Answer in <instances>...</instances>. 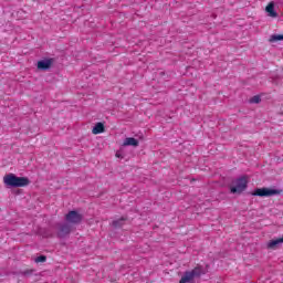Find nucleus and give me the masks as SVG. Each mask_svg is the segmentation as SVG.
<instances>
[{
    "instance_id": "obj_2",
    "label": "nucleus",
    "mask_w": 283,
    "mask_h": 283,
    "mask_svg": "<svg viewBox=\"0 0 283 283\" xmlns=\"http://www.w3.org/2000/svg\"><path fill=\"white\" fill-rule=\"evenodd\" d=\"M232 185L233 186L230 187V191L232 193H242L247 190V187H249V179L247 178V176H242L237 180L232 181Z\"/></svg>"
},
{
    "instance_id": "obj_13",
    "label": "nucleus",
    "mask_w": 283,
    "mask_h": 283,
    "mask_svg": "<svg viewBox=\"0 0 283 283\" xmlns=\"http://www.w3.org/2000/svg\"><path fill=\"white\" fill-rule=\"evenodd\" d=\"M36 270L34 269H29L24 271H20L19 275H22L23 277H30Z\"/></svg>"
},
{
    "instance_id": "obj_11",
    "label": "nucleus",
    "mask_w": 283,
    "mask_h": 283,
    "mask_svg": "<svg viewBox=\"0 0 283 283\" xmlns=\"http://www.w3.org/2000/svg\"><path fill=\"white\" fill-rule=\"evenodd\" d=\"M192 274V277H200L201 275H205V269H202L201 265L196 266L193 270L190 271Z\"/></svg>"
},
{
    "instance_id": "obj_3",
    "label": "nucleus",
    "mask_w": 283,
    "mask_h": 283,
    "mask_svg": "<svg viewBox=\"0 0 283 283\" xmlns=\"http://www.w3.org/2000/svg\"><path fill=\"white\" fill-rule=\"evenodd\" d=\"M56 229V238L60 240H65V238H69L70 233H72V224L66 222H57L55 223Z\"/></svg>"
},
{
    "instance_id": "obj_4",
    "label": "nucleus",
    "mask_w": 283,
    "mask_h": 283,
    "mask_svg": "<svg viewBox=\"0 0 283 283\" xmlns=\"http://www.w3.org/2000/svg\"><path fill=\"white\" fill-rule=\"evenodd\" d=\"M282 190L275 188H255L252 196H258L259 198H271L272 196H280Z\"/></svg>"
},
{
    "instance_id": "obj_7",
    "label": "nucleus",
    "mask_w": 283,
    "mask_h": 283,
    "mask_svg": "<svg viewBox=\"0 0 283 283\" xmlns=\"http://www.w3.org/2000/svg\"><path fill=\"white\" fill-rule=\"evenodd\" d=\"M265 12H268V14L272 17V19H275L277 17V12L275 11V2H270L265 7Z\"/></svg>"
},
{
    "instance_id": "obj_15",
    "label": "nucleus",
    "mask_w": 283,
    "mask_h": 283,
    "mask_svg": "<svg viewBox=\"0 0 283 283\" xmlns=\"http://www.w3.org/2000/svg\"><path fill=\"white\" fill-rule=\"evenodd\" d=\"M250 103L258 105L259 103H262V97H260V95H254V96L250 99Z\"/></svg>"
},
{
    "instance_id": "obj_16",
    "label": "nucleus",
    "mask_w": 283,
    "mask_h": 283,
    "mask_svg": "<svg viewBox=\"0 0 283 283\" xmlns=\"http://www.w3.org/2000/svg\"><path fill=\"white\" fill-rule=\"evenodd\" d=\"M46 261H48V256H45V255H40V256L35 258V260H34V262L36 264H39V262H46Z\"/></svg>"
},
{
    "instance_id": "obj_10",
    "label": "nucleus",
    "mask_w": 283,
    "mask_h": 283,
    "mask_svg": "<svg viewBox=\"0 0 283 283\" xmlns=\"http://www.w3.org/2000/svg\"><path fill=\"white\" fill-rule=\"evenodd\" d=\"M128 218L127 217H122L117 220H114L112 222V227H114V229H120V227H123L125 224V222H127Z\"/></svg>"
},
{
    "instance_id": "obj_6",
    "label": "nucleus",
    "mask_w": 283,
    "mask_h": 283,
    "mask_svg": "<svg viewBox=\"0 0 283 283\" xmlns=\"http://www.w3.org/2000/svg\"><path fill=\"white\" fill-rule=\"evenodd\" d=\"M54 59L52 57L41 60L38 62V70H42V72H45L50 70V67H52Z\"/></svg>"
},
{
    "instance_id": "obj_19",
    "label": "nucleus",
    "mask_w": 283,
    "mask_h": 283,
    "mask_svg": "<svg viewBox=\"0 0 283 283\" xmlns=\"http://www.w3.org/2000/svg\"><path fill=\"white\" fill-rule=\"evenodd\" d=\"M46 238H52V234H50V235H49V234H46Z\"/></svg>"
},
{
    "instance_id": "obj_12",
    "label": "nucleus",
    "mask_w": 283,
    "mask_h": 283,
    "mask_svg": "<svg viewBox=\"0 0 283 283\" xmlns=\"http://www.w3.org/2000/svg\"><path fill=\"white\" fill-rule=\"evenodd\" d=\"M93 134H103V132H105V124L98 122L97 124H95V126L93 127Z\"/></svg>"
},
{
    "instance_id": "obj_9",
    "label": "nucleus",
    "mask_w": 283,
    "mask_h": 283,
    "mask_svg": "<svg viewBox=\"0 0 283 283\" xmlns=\"http://www.w3.org/2000/svg\"><path fill=\"white\" fill-rule=\"evenodd\" d=\"M138 145H139L138 139L134 137H127L124 140V147H138Z\"/></svg>"
},
{
    "instance_id": "obj_5",
    "label": "nucleus",
    "mask_w": 283,
    "mask_h": 283,
    "mask_svg": "<svg viewBox=\"0 0 283 283\" xmlns=\"http://www.w3.org/2000/svg\"><path fill=\"white\" fill-rule=\"evenodd\" d=\"M64 220L67 224H81L83 222V214L78 213L76 210H71L65 214Z\"/></svg>"
},
{
    "instance_id": "obj_8",
    "label": "nucleus",
    "mask_w": 283,
    "mask_h": 283,
    "mask_svg": "<svg viewBox=\"0 0 283 283\" xmlns=\"http://www.w3.org/2000/svg\"><path fill=\"white\" fill-rule=\"evenodd\" d=\"M193 280H195V277L191 274V272L190 271H186L184 273V275L181 276L179 283H193Z\"/></svg>"
},
{
    "instance_id": "obj_1",
    "label": "nucleus",
    "mask_w": 283,
    "mask_h": 283,
    "mask_svg": "<svg viewBox=\"0 0 283 283\" xmlns=\"http://www.w3.org/2000/svg\"><path fill=\"white\" fill-rule=\"evenodd\" d=\"M3 182L6 187H10L12 189H19V187H28V185H30V178L17 177V175L14 174H7L3 177Z\"/></svg>"
},
{
    "instance_id": "obj_18",
    "label": "nucleus",
    "mask_w": 283,
    "mask_h": 283,
    "mask_svg": "<svg viewBox=\"0 0 283 283\" xmlns=\"http://www.w3.org/2000/svg\"><path fill=\"white\" fill-rule=\"evenodd\" d=\"M159 76H165V72H160V73H159Z\"/></svg>"
},
{
    "instance_id": "obj_14",
    "label": "nucleus",
    "mask_w": 283,
    "mask_h": 283,
    "mask_svg": "<svg viewBox=\"0 0 283 283\" xmlns=\"http://www.w3.org/2000/svg\"><path fill=\"white\" fill-rule=\"evenodd\" d=\"M270 43H275V41H283V34H273L270 36Z\"/></svg>"
},
{
    "instance_id": "obj_17",
    "label": "nucleus",
    "mask_w": 283,
    "mask_h": 283,
    "mask_svg": "<svg viewBox=\"0 0 283 283\" xmlns=\"http://www.w3.org/2000/svg\"><path fill=\"white\" fill-rule=\"evenodd\" d=\"M116 158H125V156H123V154L120 151H117L115 154Z\"/></svg>"
}]
</instances>
